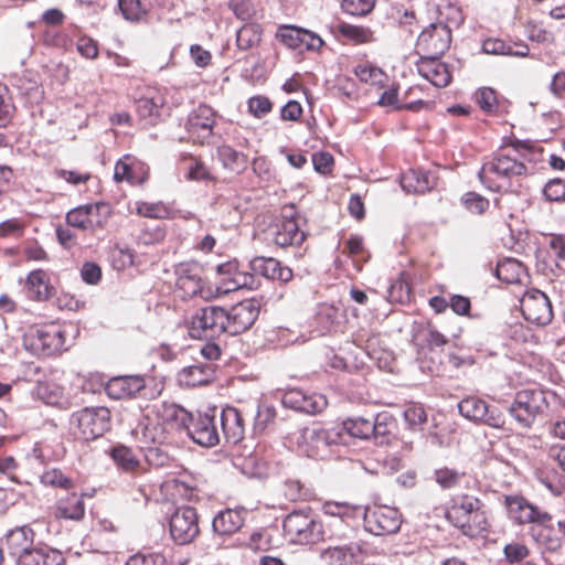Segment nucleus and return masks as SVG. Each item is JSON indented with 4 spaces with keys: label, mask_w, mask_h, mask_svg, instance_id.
<instances>
[{
    "label": "nucleus",
    "mask_w": 565,
    "mask_h": 565,
    "mask_svg": "<svg viewBox=\"0 0 565 565\" xmlns=\"http://www.w3.org/2000/svg\"><path fill=\"white\" fill-rule=\"evenodd\" d=\"M531 149L515 141L501 146L493 157L479 171L480 181L491 191L507 192L512 189L514 181L529 173Z\"/></svg>",
    "instance_id": "nucleus-1"
},
{
    "label": "nucleus",
    "mask_w": 565,
    "mask_h": 565,
    "mask_svg": "<svg viewBox=\"0 0 565 565\" xmlns=\"http://www.w3.org/2000/svg\"><path fill=\"white\" fill-rule=\"evenodd\" d=\"M174 292L183 300L201 298L210 300L216 297L204 279L203 267L198 262H183L174 266Z\"/></svg>",
    "instance_id": "nucleus-2"
},
{
    "label": "nucleus",
    "mask_w": 565,
    "mask_h": 565,
    "mask_svg": "<svg viewBox=\"0 0 565 565\" xmlns=\"http://www.w3.org/2000/svg\"><path fill=\"white\" fill-rule=\"evenodd\" d=\"M302 223L294 205L285 207L281 216L265 231V239L281 248L299 246L306 238Z\"/></svg>",
    "instance_id": "nucleus-3"
},
{
    "label": "nucleus",
    "mask_w": 565,
    "mask_h": 565,
    "mask_svg": "<svg viewBox=\"0 0 565 565\" xmlns=\"http://www.w3.org/2000/svg\"><path fill=\"white\" fill-rule=\"evenodd\" d=\"M70 425L76 439L95 440L109 429L110 412L103 406L85 407L72 414Z\"/></svg>",
    "instance_id": "nucleus-4"
},
{
    "label": "nucleus",
    "mask_w": 565,
    "mask_h": 565,
    "mask_svg": "<svg viewBox=\"0 0 565 565\" xmlns=\"http://www.w3.org/2000/svg\"><path fill=\"white\" fill-rule=\"evenodd\" d=\"M65 337L56 324L32 326L23 334V347L35 355L51 356L63 350Z\"/></svg>",
    "instance_id": "nucleus-5"
},
{
    "label": "nucleus",
    "mask_w": 565,
    "mask_h": 565,
    "mask_svg": "<svg viewBox=\"0 0 565 565\" xmlns=\"http://www.w3.org/2000/svg\"><path fill=\"white\" fill-rule=\"evenodd\" d=\"M284 532L296 544H317L324 540L322 523L309 511H292L284 520Z\"/></svg>",
    "instance_id": "nucleus-6"
},
{
    "label": "nucleus",
    "mask_w": 565,
    "mask_h": 565,
    "mask_svg": "<svg viewBox=\"0 0 565 565\" xmlns=\"http://www.w3.org/2000/svg\"><path fill=\"white\" fill-rule=\"evenodd\" d=\"M546 393L539 388H526L516 393L509 407L511 416L523 428L532 426L537 416L547 408Z\"/></svg>",
    "instance_id": "nucleus-7"
},
{
    "label": "nucleus",
    "mask_w": 565,
    "mask_h": 565,
    "mask_svg": "<svg viewBox=\"0 0 565 565\" xmlns=\"http://www.w3.org/2000/svg\"><path fill=\"white\" fill-rule=\"evenodd\" d=\"M225 308L206 306L196 310L189 322V335L193 339H214L226 333Z\"/></svg>",
    "instance_id": "nucleus-8"
},
{
    "label": "nucleus",
    "mask_w": 565,
    "mask_h": 565,
    "mask_svg": "<svg viewBox=\"0 0 565 565\" xmlns=\"http://www.w3.org/2000/svg\"><path fill=\"white\" fill-rule=\"evenodd\" d=\"M451 33L444 23H431L417 38L416 50L420 57H439L450 45Z\"/></svg>",
    "instance_id": "nucleus-9"
},
{
    "label": "nucleus",
    "mask_w": 565,
    "mask_h": 565,
    "mask_svg": "<svg viewBox=\"0 0 565 565\" xmlns=\"http://www.w3.org/2000/svg\"><path fill=\"white\" fill-rule=\"evenodd\" d=\"M486 507L478 498L461 497V534L476 537L488 532Z\"/></svg>",
    "instance_id": "nucleus-10"
},
{
    "label": "nucleus",
    "mask_w": 565,
    "mask_h": 565,
    "mask_svg": "<svg viewBox=\"0 0 565 565\" xmlns=\"http://www.w3.org/2000/svg\"><path fill=\"white\" fill-rule=\"evenodd\" d=\"M169 531L172 540L180 545L191 543L200 532L199 516L194 508L181 507L170 516Z\"/></svg>",
    "instance_id": "nucleus-11"
},
{
    "label": "nucleus",
    "mask_w": 565,
    "mask_h": 565,
    "mask_svg": "<svg viewBox=\"0 0 565 565\" xmlns=\"http://www.w3.org/2000/svg\"><path fill=\"white\" fill-rule=\"evenodd\" d=\"M319 557L327 565H370L362 542L328 546L321 550Z\"/></svg>",
    "instance_id": "nucleus-12"
},
{
    "label": "nucleus",
    "mask_w": 565,
    "mask_h": 565,
    "mask_svg": "<svg viewBox=\"0 0 565 565\" xmlns=\"http://www.w3.org/2000/svg\"><path fill=\"white\" fill-rule=\"evenodd\" d=\"M401 524L402 520L397 509L387 505L367 509L364 514L365 529L374 535L396 533Z\"/></svg>",
    "instance_id": "nucleus-13"
},
{
    "label": "nucleus",
    "mask_w": 565,
    "mask_h": 565,
    "mask_svg": "<svg viewBox=\"0 0 565 565\" xmlns=\"http://www.w3.org/2000/svg\"><path fill=\"white\" fill-rule=\"evenodd\" d=\"M259 307L252 300H244L225 309L226 333L231 335L247 331L256 321Z\"/></svg>",
    "instance_id": "nucleus-14"
},
{
    "label": "nucleus",
    "mask_w": 565,
    "mask_h": 565,
    "mask_svg": "<svg viewBox=\"0 0 565 565\" xmlns=\"http://www.w3.org/2000/svg\"><path fill=\"white\" fill-rule=\"evenodd\" d=\"M185 430L192 440L202 447L211 448L221 441L214 414H192L191 422L188 423Z\"/></svg>",
    "instance_id": "nucleus-15"
},
{
    "label": "nucleus",
    "mask_w": 565,
    "mask_h": 565,
    "mask_svg": "<svg viewBox=\"0 0 565 565\" xmlns=\"http://www.w3.org/2000/svg\"><path fill=\"white\" fill-rule=\"evenodd\" d=\"M521 310L525 320L537 326L547 324L553 317L547 296L540 290H531L521 298Z\"/></svg>",
    "instance_id": "nucleus-16"
},
{
    "label": "nucleus",
    "mask_w": 565,
    "mask_h": 565,
    "mask_svg": "<svg viewBox=\"0 0 565 565\" xmlns=\"http://www.w3.org/2000/svg\"><path fill=\"white\" fill-rule=\"evenodd\" d=\"M215 122V111L210 106L202 104L190 113L185 128L194 142L205 143L213 135Z\"/></svg>",
    "instance_id": "nucleus-17"
},
{
    "label": "nucleus",
    "mask_w": 565,
    "mask_h": 565,
    "mask_svg": "<svg viewBox=\"0 0 565 565\" xmlns=\"http://www.w3.org/2000/svg\"><path fill=\"white\" fill-rule=\"evenodd\" d=\"M281 403L287 408L310 415L322 412L328 405L324 395L318 393L308 394L298 388H291L285 392Z\"/></svg>",
    "instance_id": "nucleus-18"
},
{
    "label": "nucleus",
    "mask_w": 565,
    "mask_h": 565,
    "mask_svg": "<svg viewBox=\"0 0 565 565\" xmlns=\"http://www.w3.org/2000/svg\"><path fill=\"white\" fill-rule=\"evenodd\" d=\"M338 433L321 427H307L302 430L299 445L308 457H320L328 446L335 444Z\"/></svg>",
    "instance_id": "nucleus-19"
},
{
    "label": "nucleus",
    "mask_w": 565,
    "mask_h": 565,
    "mask_svg": "<svg viewBox=\"0 0 565 565\" xmlns=\"http://www.w3.org/2000/svg\"><path fill=\"white\" fill-rule=\"evenodd\" d=\"M507 504L511 516L519 524L536 523L547 525L552 521V515L548 512L540 510L523 498L508 497Z\"/></svg>",
    "instance_id": "nucleus-20"
},
{
    "label": "nucleus",
    "mask_w": 565,
    "mask_h": 565,
    "mask_svg": "<svg viewBox=\"0 0 565 565\" xmlns=\"http://www.w3.org/2000/svg\"><path fill=\"white\" fill-rule=\"evenodd\" d=\"M461 416L473 420L483 422L489 426L499 428L504 425V418L501 414H494L488 408L487 403L476 396L461 399Z\"/></svg>",
    "instance_id": "nucleus-21"
},
{
    "label": "nucleus",
    "mask_w": 565,
    "mask_h": 565,
    "mask_svg": "<svg viewBox=\"0 0 565 565\" xmlns=\"http://www.w3.org/2000/svg\"><path fill=\"white\" fill-rule=\"evenodd\" d=\"M166 105V92L160 88H149L137 99L136 110L141 119L156 124L160 119Z\"/></svg>",
    "instance_id": "nucleus-22"
},
{
    "label": "nucleus",
    "mask_w": 565,
    "mask_h": 565,
    "mask_svg": "<svg viewBox=\"0 0 565 565\" xmlns=\"http://www.w3.org/2000/svg\"><path fill=\"white\" fill-rule=\"evenodd\" d=\"M151 415L161 424L167 426L168 431L172 429H185L189 422H191L192 414L183 407L175 404L159 403L150 408Z\"/></svg>",
    "instance_id": "nucleus-23"
},
{
    "label": "nucleus",
    "mask_w": 565,
    "mask_h": 565,
    "mask_svg": "<svg viewBox=\"0 0 565 565\" xmlns=\"http://www.w3.org/2000/svg\"><path fill=\"white\" fill-rule=\"evenodd\" d=\"M146 387V380L140 375H122L110 379L106 384V393L110 398L124 399L136 397Z\"/></svg>",
    "instance_id": "nucleus-24"
},
{
    "label": "nucleus",
    "mask_w": 565,
    "mask_h": 565,
    "mask_svg": "<svg viewBox=\"0 0 565 565\" xmlns=\"http://www.w3.org/2000/svg\"><path fill=\"white\" fill-rule=\"evenodd\" d=\"M249 267L257 275L284 284L289 282L294 277L289 267L273 257H255L250 260Z\"/></svg>",
    "instance_id": "nucleus-25"
},
{
    "label": "nucleus",
    "mask_w": 565,
    "mask_h": 565,
    "mask_svg": "<svg viewBox=\"0 0 565 565\" xmlns=\"http://www.w3.org/2000/svg\"><path fill=\"white\" fill-rule=\"evenodd\" d=\"M417 71L420 76L436 87H445L451 79L447 64L440 62L438 57H420Z\"/></svg>",
    "instance_id": "nucleus-26"
},
{
    "label": "nucleus",
    "mask_w": 565,
    "mask_h": 565,
    "mask_svg": "<svg viewBox=\"0 0 565 565\" xmlns=\"http://www.w3.org/2000/svg\"><path fill=\"white\" fill-rule=\"evenodd\" d=\"M35 533L29 525L17 526L4 536V547L8 553L18 558L33 547Z\"/></svg>",
    "instance_id": "nucleus-27"
},
{
    "label": "nucleus",
    "mask_w": 565,
    "mask_h": 565,
    "mask_svg": "<svg viewBox=\"0 0 565 565\" xmlns=\"http://www.w3.org/2000/svg\"><path fill=\"white\" fill-rule=\"evenodd\" d=\"M437 184L434 173L424 170L412 169L401 178V186L407 193L424 194Z\"/></svg>",
    "instance_id": "nucleus-28"
},
{
    "label": "nucleus",
    "mask_w": 565,
    "mask_h": 565,
    "mask_svg": "<svg viewBox=\"0 0 565 565\" xmlns=\"http://www.w3.org/2000/svg\"><path fill=\"white\" fill-rule=\"evenodd\" d=\"M223 436L228 444L236 445L244 437V420L235 407L227 406L221 412Z\"/></svg>",
    "instance_id": "nucleus-29"
},
{
    "label": "nucleus",
    "mask_w": 565,
    "mask_h": 565,
    "mask_svg": "<svg viewBox=\"0 0 565 565\" xmlns=\"http://www.w3.org/2000/svg\"><path fill=\"white\" fill-rule=\"evenodd\" d=\"M17 565H61L64 557L61 552L49 546L32 547L15 559Z\"/></svg>",
    "instance_id": "nucleus-30"
},
{
    "label": "nucleus",
    "mask_w": 565,
    "mask_h": 565,
    "mask_svg": "<svg viewBox=\"0 0 565 565\" xmlns=\"http://www.w3.org/2000/svg\"><path fill=\"white\" fill-rule=\"evenodd\" d=\"M136 434L138 436L140 435V440L145 445H162L167 440L169 431L167 426L161 424L160 420L156 419V417L151 415V411H149L145 419L140 422L138 428L136 429Z\"/></svg>",
    "instance_id": "nucleus-31"
},
{
    "label": "nucleus",
    "mask_w": 565,
    "mask_h": 565,
    "mask_svg": "<svg viewBox=\"0 0 565 565\" xmlns=\"http://www.w3.org/2000/svg\"><path fill=\"white\" fill-rule=\"evenodd\" d=\"M214 379L212 364L196 363L184 367L178 374V382L182 386L194 387L210 383Z\"/></svg>",
    "instance_id": "nucleus-32"
},
{
    "label": "nucleus",
    "mask_w": 565,
    "mask_h": 565,
    "mask_svg": "<svg viewBox=\"0 0 565 565\" xmlns=\"http://www.w3.org/2000/svg\"><path fill=\"white\" fill-rule=\"evenodd\" d=\"M85 515L84 495L71 493L56 502L55 516L58 519L79 521Z\"/></svg>",
    "instance_id": "nucleus-33"
},
{
    "label": "nucleus",
    "mask_w": 565,
    "mask_h": 565,
    "mask_svg": "<svg viewBox=\"0 0 565 565\" xmlns=\"http://www.w3.org/2000/svg\"><path fill=\"white\" fill-rule=\"evenodd\" d=\"M244 523L243 512L227 509L221 511L213 520L212 526L215 533L231 535L237 532Z\"/></svg>",
    "instance_id": "nucleus-34"
},
{
    "label": "nucleus",
    "mask_w": 565,
    "mask_h": 565,
    "mask_svg": "<svg viewBox=\"0 0 565 565\" xmlns=\"http://www.w3.org/2000/svg\"><path fill=\"white\" fill-rule=\"evenodd\" d=\"M461 317L466 321H461V331H466L467 335L473 340L482 334L483 315L480 311L471 312V303L469 298L461 296Z\"/></svg>",
    "instance_id": "nucleus-35"
},
{
    "label": "nucleus",
    "mask_w": 565,
    "mask_h": 565,
    "mask_svg": "<svg viewBox=\"0 0 565 565\" xmlns=\"http://www.w3.org/2000/svg\"><path fill=\"white\" fill-rule=\"evenodd\" d=\"M379 105L381 106H392L394 109H407L413 111H418L423 108H429L431 105V102L425 100V99H416L411 102H404L403 98L401 99L398 97L397 89L394 87H391L383 92L379 99Z\"/></svg>",
    "instance_id": "nucleus-36"
},
{
    "label": "nucleus",
    "mask_w": 565,
    "mask_h": 565,
    "mask_svg": "<svg viewBox=\"0 0 565 565\" xmlns=\"http://www.w3.org/2000/svg\"><path fill=\"white\" fill-rule=\"evenodd\" d=\"M130 158L126 157L115 166L114 179L117 182L127 181L130 184L142 183L146 179L143 167L140 163L129 162Z\"/></svg>",
    "instance_id": "nucleus-37"
},
{
    "label": "nucleus",
    "mask_w": 565,
    "mask_h": 565,
    "mask_svg": "<svg viewBox=\"0 0 565 565\" xmlns=\"http://www.w3.org/2000/svg\"><path fill=\"white\" fill-rule=\"evenodd\" d=\"M263 38V28L258 23H245L236 32V47L239 51H253Z\"/></svg>",
    "instance_id": "nucleus-38"
},
{
    "label": "nucleus",
    "mask_w": 565,
    "mask_h": 565,
    "mask_svg": "<svg viewBox=\"0 0 565 565\" xmlns=\"http://www.w3.org/2000/svg\"><path fill=\"white\" fill-rule=\"evenodd\" d=\"M339 34L353 44H369L376 41L374 31L365 25L342 22L338 25Z\"/></svg>",
    "instance_id": "nucleus-39"
},
{
    "label": "nucleus",
    "mask_w": 565,
    "mask_h": 565,
    "mask_svg": "<svg viewBox=\"0 0 565 565\" xmlns=\"http://www.w3.org/2000/svg\"><path fill=\"white\" fill-rule=\"evenodd\" d=\"M413 341L418 347H440L447 341L430 323H416L413 332Z\"/></svg>",
    "instance_id": "nucleus-40"
},
{
    "label": "nucleus",
    "mask_w": 565,
    "mask_h": 565,
    "mask_svg": "<svg viewBox=\"0 0 565 565\" xmlns=\"http://www.w3.org/2000/svg\"><path fill=\"white\" fill-rule=\"evenodd\" d=\"M217 157L224 168L234 172H243L248 164V157L228 145H222L217 148Z\"/></svg>",
    "instance_id": "nucleus-41"
},
{
    "label": "nucleus",
    "mask_w": 565,
    "mask_h": 565,
    "mask_svg": "<svg viewBox=\"0 0 565 565\" xmlns=\"http://www.w3.org/2000/svg\"><path fill=\"white\" fill-rule=\"evenodd\" d=\"M495 275L507 284H520L525 276V268L519 260L507 258L498 263Z\"/></svg>",
    "instance_id": "nucleus-42"
},
{
    "label": "nucleus",
    "mask_w": 565,
    "mask_h": 565,
    "mask_svg": "<svg viewBox=\"0 0 565 565\" xmlns=\"http://www.w3.org/2000/svg\"><path fill=\"white\" fill-rule=\"evenodd\" d=\"M180 170L189 181H207L212 179L209 168L198 158L183 157L180 162Z\"/></svg>",
    "instance_id": "nucleus-43"
},
{
    "label": "nucleus",
    "mask_w": 565,
    "mask_h": 565,
    "mask_svg": "<svg viewBox=\"0 0 565 565\" xmlns=\"http://www.w3.org/2000/svg\"><path fill=\"white\" fill-rule=\"evenodd\" d=\"M111 215V207L108 203L98 202L87 204L88 231L95 232L103 228Z\"/></svg>",
    "instance_id": "nucleus-44"
},
{
    "label": "nucleus",
    "mask_w": 565,
    "mask_h": 565,
    "mask_svg": "<svg viewBox=\"0 0 565 565\" xmlns=\"http://www.w3.org/2000/svg\"><path fill=\"white\" fill-rule=\"evenodd\" d=\"M136 211L140 216L149 218L166 220L174 216L173 209L163 202H137Z\"/></svg>",
    "instance_id": "nucleus-45"
},
{
    "label": "nucleus",
    "mask_w": 565,
    "mask_h": 565,
    "mask_svg": "<svg viewBox=\"0 0 565 565\" xmlns=\"http://www.w3.org/2000/svg\"><path fill=\"white\" fill-rule=\"evenodd\" d=\"M45 277L46 274L42 269L33 270L26 277V287L38 300H45L51 296V288Z\"/></svg>",
    "instance_id": "nucleus-46"
},
{
    "label": "nucleus",
    "mask_w": 565,
    "mask_h": 565,
    "mask_svg": "<svg viewBox=\"0 0 565 565\" xmlns=\"http://www.w3.org/2000/svg\"><path fill=\"white\" fill-rule=\"evenodd\" d=\"M255 284L256 280L254 275L237 269L233 278H228L223 286L217 287L216 296L218 294H228L231 291H235L242 288L254 289Z\"/></svg>",
    "instance_id": "nucleus-47"
},
{
    "label": "nucleus",
    "mask_w": 565,
    "mask_h": 565,
    "mask_svg": "<svg viewBox=\"0 0 565 565\" xmlns=\"http://www.w3.org/2000/svg\"><path fill=\"white\" fill-rule=\"evenodd\" d=\"M394 423L388 414H377L372 420V436L377 444H388Z\"/></svg>",
    "instance_id": "nucleus-48"
},
{
    "label": "nucleus",
    "mask_w": 565,
    "mask_h": 565,
    "mask_svg": "<svg viewBox=\"0 0 565 565\" xmlns=\"http://www.w3.org/2000/svg\"><path fill=\"white\" fill-rule=\"evenodd\" d=\"M338 317V309L333 306L323 303L318 307L315 316L316 331L318 334H326L331 330Z\"/></svg>",
    "instance_id": "nucleus-49"
},
{
    "label": "nucleus",
    "mask_w": 565,
    "mask_h": 565,
    "mask_svg": "<svg viewBox=\"0 0 565 565\" xmlns=\"http://www.w3.org/2000/svg\"><path fill=\"white\" fill-rule=\"evenodd\" d=\"M482 51L486 54L493 55H516V56H525L527 54V47L522 46L520 51H513L512 46L507 44L504 41L500 39H488L482 43Z\"/></svg>",
    "instance_id": "nucleus-50"
},
{
    "label": "nucleus",
    "mask_w": 565,
    "mask_h": 565,
    "mask_svg": "<svg viewBox=\"0 0 565 565\" xmlns=\"http://www.w3.org/2000/svg\"><path fill=\"white\" fill-rule=\"evenodd\" d=\"M343 429L352 437L367 439L372 436V420L364 417L348 418L343 422Z\"/></svg>",
    "instance_id": "nucleus-51"
},
{
    "label": "nucleus",
    "mask_w": 565,
    "mask_h": 565,
    "mask_svg": "<svg viewBox=\"0 0 565 565\" xmlns=\"http://www.w3.org/2000/svg\"><path fill=\"white\" fill-rule=\"evenodd\" d=\"M111 458L117 466L125 471H135L139 467V460L132 450L126 446H116L111 450Z\"/></svg>",
    "instance_id": "nucleus-52"
},
{
    "label": "nucleus",
    "mask_w": 565,
    "mask_h": 565,
    "mask_svg": "<svg viewBox=\"0 0 565 565\" xmlns=\"http://www.w3.org/2000/svg\"><path fill=\"white\" fill-rule=\"evenodd\" d=\"M503 554H504V559L509 564L520 565L526 558L530 557L531 551L526 544L519 542V541H512L511 543H509L504 546Z\"/></svg>",
    "instance_id": "nucleus-53"
},
{
    "label": "nucleus",
    "mask_w": 565,
    "mask_h": 565,
    "mask_svg": "<svg viewBox=\"0 0 565 565\" xmlns=\"http://www.w3.org/2000/svg\"><path fill=\"white\" fill-rule=\"evenodd\" d=\"M302 35H305V29L286 25L278 30L277 36L288 47L294 50L302 49Z\"/></svg>",
    "instance_id": "nucleus-54"
},
{
    "label": "nucleus",
    "mask_w": 565,
    "mask_h": 565,
    "mask_svg": "<svg viewBox=\"0 0 565 565\" xmlns=\"http://www.w3.org/2000/svg\"><path fill=\"white\" fill-rule=\"evenodd\" d=\"M41 482L53 488L70 490L74 487V481L67 477L61 469H49L41 476Z\"/></svg>",
    "instance_id": "nucleus-55"
},
{
    "label": "nucleus",
    "mask_w": 565,
    "mask_h": 565,
    "mask_svg": "<svg viewBox=\"0 0 565 565\" xmlns=\"http://www.w3.org/2000/svg\"><path fill=\"white\" fill-rule=\"evenodd\" d=\"M345 248L355 268L361 270L363 263L369 259V254L364 250L362 238L360 236H351L345 243Z\"/></svg>",
    "instance_id": "nucleus-56"
},
{
    "label": "nucleus",
    "mask_w": 565,
    "mask_h": 565,
    "mask_svg": "<svg viewBox=\"0 0 565 565\" xmlns=\"http://www.w3.org/2000/svg\"><path fill=\"white\" fill-rule=\"evenodd\" d=\"M355 76L363 83L379 85L383 82V71L371 64H359L354 67Z\"/></svg>",
    "instance_id": "nucleus-57"
},
{
    "label": "nucleus",
    "mask_w": 565,
    "mask_h": 565,
    "mask_svg": "<svg viewBox=\"0 0 565 565\" xmlns=\"http://www.w3.org/2000/svg\"><path fill=\"white\" fill-rule=\"evenodd\" d=\"M124 18L131 22L140 21L147 14V8L140 0H119Z\"/></svg>",
    "instance_id": "nucleus-58"
},
{
    "label": "nucleus",
    "mask_w": 565,
    "mask_h": 565,
    "mask_svg": "<svg viewBox=\"0 0 565 565\" xmlns=\"http://www.w3.org/2000/svg\"><path fill=\"white\" fill-rule=\"evenodd\" d=\"M475 99L479 107L488 114L494 113L498 108L497 93L490 87L479 88L475 94Z\"/></svg>",
    "instance_id": "nucleus-59"
},
{
    "label": "nucleus",
    "mask_w": 565,
    "mask_h": 565,
    "mask_svg": "<svg viewBox=\"0 0 565 565\" xmlns=\"http://www.w3.org/2000/svg\"><path fill=\"white\" fill-rule=\"evenodd\" d=\"M376 0H342L341 7L345 13L363 17L369 14Z\"/></svg>",
    "instance_id": "nucleus-60"
},
{
    "label": "nucleus",
    "mask_w": 565,
    "mask_h": 565,
    "mask_svg": "<svg viewBox=\"0 0 565 565\" xmlns=\"http://www.w3.org/2000/svg\"><path fill=\"white\" fill-rule=\"evenodd\" d=\"M463 204L467 211L476 215L483 214L489 209L490 205L488 199L476 192L466 193Z\"/></svg>",
    "instance_id": "nucleus-61"
},
{
    "label": "nucleus",
    "mask_w": 565,
    "mask_h": 565,
    "mask_svg": "<svg viewBox=\"0 0 565 565\" xmlns=\"http://www.w3.org/2000/svg\"><path fill=\"white\" fill-rule=\"evenodd\" d=\"M403 415L406 423L413 428L423 425L427 419L424 407L415 403L407 405Z\"/></svg>",
    "instance_id": "nucleus-62"
},
{
    "label": "nucleus",
    "mask_w": 565,
    "mask_h": 565,
    "mask_svg": "<svg viewBox=\"0 0 565 565\" xmlns=\"http://www.w3.org/2000/svg\"><path fill=\"white\" fill-rule=\"evenodd\" d=\"M87 204L77 206L66 214V222L70 226L88 231Z\"/></svg>",
    "instance_id": "nucleus-63"
},
{
    "label": "nucleus",
    "mask_w": 565,
    "mask_h": 565,
    "mask_svg": "<svg viewBox=\"0 0 565 565\" xmlns=\"http://www.w3.org/2000/svg\"><path fill=\"white\" fill-rule=\"evenodd\" d=\"M126 565H168L167 558L160 553L136 554Z\"/></svg>",
    "instance_id": "nucleus-64"
}]
</instances>
